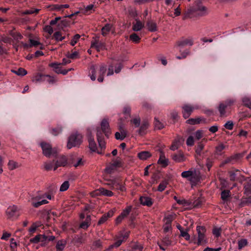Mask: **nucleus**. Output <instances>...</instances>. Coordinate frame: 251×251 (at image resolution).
Returning <instances> with one entry per match:
<instances>
[{"instance_id": "obj_32", "label": "nucleus", "mask_w": 251, "mask_h": 251, "mask_svg": "<svg viewBox=\"0 0 251 251\" xmlns=\"http://www.w3.org/2000/svg\"><path fill=\"white\" fill-rule=\"evenodd\" d=\"M11 71L19 76H24L27 74L26 71L22 68H20L17 70H12Z\"/></svg>"}, {"instance_id": "obj_58", "label": "nucleus", "mask_w": 251, "mask_h": 251, "mask_svg": "<svg viewBox=\"0 0 251 251\" xmlns=\"http://www.w3.org/2000/svg\"><path fill=\"white\" fill-rule=\"evenodd\" d=\"M181 236L184 237L187 240H189L190 238V236L188 234L187 230H180Z\"/></svg>"}, {"instance_id": "obj_16", "label": "nucleus", "mask_w": 251, "mask_h": 251, "mask_svg": "<svg viewBox=\"0 0 251 251\" xmlns=\"http://www.w3.org/2000/svg\"><path fill=\"white\" fill-rule=\"evenodd\" d=\"M162 245L159 243H158V244L160 249L163 251H165L166 249L164 246L168 247L170 246L171 245L172 241L168 236H165L162 239Z\"/></svg>"}, {"instance_id": "obj_57", "label": "nucleus", "mask_w": 251, "mask_h": 251, "mask_svg": "<svg viewBox=\"0 0 251 251\" xmlns=\"http://www.w3.org/2000/svg\"><path fill=\"white\" fill-rule=\"evenodd\" d=\"M44 77L46 79L45 81H48L50 83H53L56 81L54 77L51 76L50 75H46Z\"/></svg>"}, {"instance_id": "obj_25", "label": "nucleus", "mask_w": 251, "mask_h": 251, "mask_svg": "<svg viewBox=\"0 0 251 251\" xmlns=\"http://www.w3.org/2000/svg\"><path fill=\"white\" fill-rule=\"evenodd\" d=\"M127 133L125 130H122L121 132L115 133V138L117 140H123L126 136Z\"/></svg>"}, {"instance_id": "obj_55", "label": "nucleus", "mask_w": 251, "mask_h": 251, "mask_svg": "<svg viewBox=\"0 0 251 251\" xmlns=\"http://www.w3.org/2000/svg\"><path fill=\"white\" fill-rule=\"evenodd\" d=\"M155 127L157 129H161L164 127L163 124L156 119H155Z\"/></svg>"}, {"instance_id": "obj_41", "label": "nucleus", "mask_w": 251, "mask_h": 251, "mask_svg": "<svg viewBox=\"0 0 251 251\" xmlns=\"http://www.w3.org/2000/svg\"><path fill=\"white\" fill-rule=\"evenodd\" d=\"M129 38L131 40H132L133 42L135 43H139L141 39L139 36H138L136 33L131 34L129 36Z\"/></svg>"}, {"instance_id": "obj_64", "label": "nucleus", "mask_w": 251, "mask_h": 251, "mask_svg": "<svg viewBox=\"0 0 251 251\" xmlns=\"http://www.w3.org/2000/svg\"><path fill=\"white\" fill-rule=\"evenodd\" d=\"M131 123L134 125L135 127H138L141 123V120L139 118H136L131 120Z\"/></svg>"}, {"instance_id": "obj_52", "label": "nucleus", "mask_w": 251, "mask_h": 251, "mask_svg": "<svg viewBox=\"0 0 251 251\" xmlns=\"http://www.w3.org/2000/svg\"><path fill=\"white\" fill-rule=\"evenodd\" d=\"M224 126L226 129L232 130L233 128V123L231 121H228L225 123Z\"/></svg>"}, {"instance_id": "obj_49", "label": "nucleus", "mask_w": 251, "mask_h": 251, "mask_svg": "<svg viewBox=\"0 0 251 251\" xmlns=\"http://www.w3.org/2000/svg\"><path fill=\"white\" fill-rule=\"evenodd\" d=\"M247 244V241L246 239H242L238 242V249H241Z\"/></svg>"}, {"instance_id": "obj_43", "label": "nucleus", "mask_w": 251, "mask_h": 251, "mask_svg": "<svg viewBox=\"0 0 251 251\" xmlns=\"http://www.w3.org/2000/svg\"><path fill=\"white\" fill-rule=\"evenodd\" d=\"M39 11V9L31 8L30 9L26 10L22 12L23 15L32 14L34 13H37Z\"/></svg>"}, {"instance_id": "obj_27", "label": "nucleus", "mask_w": 251, "mask_h": 251, "mask_svg": "<svg viewBox=\"0 0 251 251\" xmlns=\"http://www.w3.org/2000/svg\"><path fill=\"white\" fill-rule=\"evenodd\" d=\"M149 127V123L147 122H143L138 130L139 134L142 135L145 134L146 129Z\"/></svg>"}, {"instance_id": "obj_22", "label": "nucleus", "mask_w": 251, "mask_h": 251, "mask_svg": "<svg viewBox=\"0 0 251 251\" xmlns=\"http://www.w3.org/2000/svg\"><path fill=\"white\" fill-rule=\"evenodd\" d=\"M151 154L148 151H142L138 153V157L141 160H146L151 156Z\"/></svg>"}, {"instance_id": "obj_44", "label": "nucleus", "mask_w": 251, "mask_h": 251, "mask_svg": "<svg viewBox=\"0 0 251 251\" xmlns=\"http://www.w3.org/2000/svg\"><path fill=\"white\" fill-rule=\"evenodd\" d=\"M131 210V206H127L126 208H125L123 212L120 214L121 216H122L124 218L126 217L130 212Z\"/></svg>"}, {"instance_id": "obj_1", "label": "nucleus", "mask_w": 251, "mask_h": 251, "mask_svg": "<svg viewBox=\"0 0 251 251\" xmlns=\"http://www.w3.org/2000/svg\"><path fill=\"white\" fill-rule=\"evenodd\" d=\"M198 12V15L200 16H203L208 14V11L207 8L201 4V2H199L196 5L188 9L184 13L183 16V20H185L188 18H192V14L195 12Z\"/></svg>"}, {"instance_id": "obj_47", "label": "nucleus", "mask_w": 251, "mask_h": 251, "mask_svg": "<svg viewBox=\"0 0 251 251\" xmlns=\"http://www.w3.org/2000/svg\"><path fill=\"white\" fill-rule=\"evenodd\" d=\"M200 121V118H191L187 120L186 123L191 125H196L199 124Z\"/></svg>"}, {"instance_id": "obj_53", "label": "nucleus", "mask_w": 251, "mask_h": 251, "mask_svg": "<svg viewBox=\"0 0 251 251\" xmlns=\"http://www.w3.org/2000/svg\"><path fill=\"white\" fill-rule=\"evenodd\" d=\"M229 193L230 192L228 190H224L222 191L221 193V198L223 200H226L229 196Z\"/></svg>"}, {"instance_id": "obj_36", "label": "nucleus", "mask_w": 251, "mask_h": 251, "mask_svg": "<svg viewBox=\"0 0 251 251\" xmlns=\"http://www.w3.org/2000/svg\"><path fill=\"white\" fill-rule=\"evenodd\" d=\"M94 7V4H89L86 6L83 9V13L85 14H89L91 13L92 12L91 11H95Z\"/></svg>"}, {"instance_id": "obj_8", "label": "nucleus", "mask_w": 251, "mask_h": 251, "mask_svg": "<svg viewBox=\"0 0 251 251\" xmlns=\"http://www.w3.org/2000/svg\"><path fill=\"white\" fill-rule=\"evenodd\" d=\"M197 231L198 235V245L206 242L205 237V229L203 226H198L197 227Z\"/></svg>"}, {"instance_id": "obj_11", "label": "nucleus", "mask_w": 251, "mask_h": 251, "mask_svg": "<svg viewBox=\"0 0 251 251\" xmlns=\"http://www.w3.org/2000/svg\"><path fill=\"white\" fill-rule=\"evenodd\" d=\"M100 126L101 128L105 134V136L108 137L110 132L109 129V125L108 121L105 119H103L101 122Z\"/></svg>"}, {"instance_id": "obj_48", "label": "nucleus", "mask_w": 251, "mask_h": 251, "mask_svg": "<svg viewBox=\"0 0 251 251\" xmlns=\"http://www.w3.org/2000/svg\"><path fill=\"white\" fill-rule=\"evenodd\" d=\"M242 101L245 106L250 109H251V100L250 98L248 97H244Z\"/></svg>"}, {"instance_id": "obj_50", "label": "nucleus", "mask_w": 251, "mask_h": 251, "mask_svg": "<svg viewBox=\"0 0 251 251\" xmlns=\"http://www.w3.org/2000/svg\"><path fill=\"white\" fill-rule=\"evenodd\" d=\"M80 36L79 34H75L72 40H71L70 44L72 46H75L79 39Z\"/></svg>"}, {"instance_id": "obj_12", "label": "nucleus", "mask_w": 251, "mask_h": 251, "mask_svg": "<svg viewBox=\"0 0 251 251\" xmlns=\"http://www.w3.org/2000/svg\"><path fill=\"white\" fill-rule=\"evenodd\" d=\"M193 45V40L192 38L182 39L176 43L178 47H183L185 46H191Z\"/></svg>"}, {"instance_id": "obj_39", "label": "nucleus", "mask_w": 251, "mask_h": 251, "mask_svg": "<svg viewBox=\"0 0 251 251\" xmlns=\"http://www.w3.org/2000/svg\"><path fill=\"white\" fill-rule=\"evenodd\" d=\"M76 161H73L71 162V165L74 166L76 168L78 166H82L83 164V162L82 160V158L79 157L76 158Z\"/></svg>"}, {"instance_id": "obj_7", "label": "nucleus", "mask_w": 251, "mask_h": 251, "mask_svg": "<svg viewBox=\"0 0 251 251\" xmlns=\"http://www.w3.org/2000/svg\"><path fill=\"white\" fill-rule=\"evenodd\" d=\"M43 154L47 156L50 157L51 155L55 154V151L51 148L50 144L44 142L40 143Z\"/></svg>"}, {"instance_id": "obj_13", "label": "nucleus", "mask_w": 251, "mask_h": 251, "mask_svg": "<svg viewBox=\"0 0 251 251\" xmlns=\"http://www.w3.org/2000/svg\"><path fill=\"white\" fill-rule=\"evenodd\" d=\"M89 142V148L90 150L93 152H97L99 154H101L102 151H99L97 150V145L94 141V139L91 137L89 136L88 138Z\"/></svg>"}, {"instance_id": "obj_5", "label": "nucleus", "mask_w": 251, "mask_h": 251, "mask_svg": "<svg viewBox=\"0 0 251 251\" xmlns=\"http://www.w3.org/2000/svg\"><path fill=\"white\" fill-rule=\"evenodd\" d=\"M181 176L183 178H186L192 184L196 182L198 178L195 170H188L181 173Z\"/></svg>"}, {"instance_id": "obj_35", "label": "nucleus", "mask_w": 251, "mask_h": 251, "mask_svg": "<svg viewBox=\"0 0 251 251\" xmlns=\"http://www.w3.org/2000/svg\"><path fill=\"white\" fill-rule=\"evenodd\" d=\"M227 107V105L225 104L221 103L219 104L218 107V110L220 112V114L221 116H223L225 115L226 113V108Z\"/></svg>"}, {"instance_id": "obj_2", "label": "nucleus", "mask_w": 251, "mask_h": 251, "mask_svg": "<svg viewBox=\"0 0 251 251\" xmlns=\"http://www.w3.org/2000/svg\"><path fill=\"white\" fill-rule=\"evenodd\" d=\"M82 142V136L77 132L72 133L68 137L67 147L71 149L73 147H78Z\"/></svg>"}, {"instance_id": "obj_3", "label": "nucleus", "mask_w": 251, "mask_h": 251, "mask_svg": "<svg viewBox=\"0 0 251 251\" xmlns=\"http://www.w3.org/2000/svg\"><path fill=\"white\" fill-rule=\"evenodd\" d=\"M91 48L95 49L98 51L106 49L105 42L100 40L98 36L93 38L91 43Z\"/></svg>"}, {"instance_id": "obj_29", "label": "nucleus", "mask_w": 251, "mask_h": 251, "mask_svg": "<svg viewBox=\"0 0 251 251\" xmlns=\"http://www.w3.org/2000/svg\"><path fill=\"white\" fill-rule=\"evenodd\" d=\"M91 218L90 216H87L85 221L82 222L79 226V227L83 229H87L90 225Z\"/></svg>"}, {"instance_id": "obj_9", "label": "nucleus", "mask_w": 251, "mask_h": 251, "mask_svg": "<svg viewBox=\"0 0 251 251\" xmlns=\"http://www.w3.org/2000/svg\"><path fill=\"white\" fill-rule=\"evenodd\" d=\"M183 116L185 119L188 118L192 113L193 111L197 107L191 106L189 104H185L182 107Z\"/></svg>"}, {"instance_id": "obj_38", "label": "nucleus", "mask_w": 251, "mask_h": 251, "mask_svg": "<svg viewBox=\"0 0 251 251\" xmlns=\"http://www.w3.org/2000/svg\"><path fill=\"white\" fill-rule=\"evenodd\" d=\"M143 246L138 243H135L132 247L131 251H142Z\"/></svg>"}, {"instance_id": "obj_63", "label": "nucleus", "mask_w": 251, "mask_h": 251, "mask_svg": "<svg viewBox=\"0 0 251 251\" xmlns=\"http://www.w3.org/2000/svg\"><path fill=\"white\" fill-rule=\"evenodd\" d=\"M40 234L35 236L34 238L30 239V242L34 244H37L40 242Z\"/></svg>"}, {"instance_id": "obj_24", "label": "nucleus", "mask_w": 251, "mask_h": 251, "mask_svg": "<svg viewBox=\"0 0 251 251\" xmlns=\"http://www.w3.org/2000/svg\"><path fill=\"white\" fill-rule=\"evenodd\" d=\"M144 26V24L139 20H136L135 23L133 24L132 29L134 31H139L142 29Z\"/></svg>"}, {"instance_id": "obj_17", "label": "nucleus", "mask_w": 251, "mask_h": 251, "mask_svg": "<svg viewBox=\"0 0 251 251\" xmlns=\"http://www.w3.org/2000/svg\"><path fill=\"white\" fill-rule=\"evenodd\" d=\"M18 210V208L17 206L15 205H13L12 206H9L8 207L6 211V213L9 216L12 217L17 215Z\"/></svg>"}, {"instance_id": "obj_14", "label": "nucleus", "mask_w": 251, "mask_h": 251, "mask_svg": "<svg viewBox=\"0 0 251 251\" xmlns=\"http://www.w3.org/2000/svg\"><path fill=\"white\" fill-rule=\"evenodd\" d=\"M107 70L106 66L102 64L100 67V69L99 70L98 72V80L100 82H102L103 81V76L105 74L106 71Z\"/></svg>"}, {"instance_id": "obj_31", "label": "nucleus", "mask_w": 251, "mask_h": 251, "mask_svg": "<svg viewBox=\"0 0 251 251\" xmlns=\"http://www.w3.org/2000/svg\"><path fill=\"white\" fill-rule=\"evenodd\" d=\"M173 159L177 162H181L184 160V156L181 153L175 154L173 155Z\"/></svg>"}, {"instance_id": "obj_51", "label": "nucleus", "mask_w": 251, "mask_h": 251, "mask_svg": "<svg viewBox=\"0 0 251 251\" xmlns=\"http://www.w3.org/2000/svg\"><path fill=\"white\" fill-rule=\"evenodd\" d=\"M91 70L92 74L90 75V78L92 80L94 81L96 79L95 67L94 66H92L91 67Z\"/></svg>"}, {"instance_id": "obj_23", "label": "nucleus", "mask_w": 251, "mask_h": 251, "mask_svg": "<svg viewBox=\"0 0 251 251\" xmlns=\"http://www.w3.org/2000/svg\"><path fill=\"white\" fill-rule=\"evenodd\" d=\"M97 140L99 143V147L101 150H103L105 148V142L101 138V133L99 130H97Z\"/></svg>"}, {"instance_id": "obj_4", "label": "nucleus", "mask_w": 251, "mask_h": 251, "mask_svg": "<svg viewBox=\"0 0 251 251\" xmlns=\"http://www.w3.org/2000/svg\"><path fill=\"white\" fill-rule=\"evenodd\" d=\"M129 232L128 231L123 230L120 232L117 237L116 241L109 247V249L119 247L122 242L127 238Z\"/></svg>"}, {"instance_id": "obj_6", "label": "nucleus", "mask_w": 251, "mask_h": 251, "mask_svg": "<svg viewBox=\"0 0 251 251\" xmlns=\"http://www.w3.org/2000/svg\"><path fill=\"white\" fill-rule=\"evenodd\" d=\"M29 201L35 207H38L40 205L48 203V201L47 200L45 199H42V197L38 195L31 197V198L29 200Z\"/></svg>"}, {"instance_id": "obj_54", "label": "nucleus", "mask_w": 251, "mask_h": 251, "mask_svg": "<svg viewBox=\"0 0 251 251\" xmlns=\"http://www.w3.org/2000/svg\"><path fill=\"white\" fill-rule=\"evenodd\" d=\"M78 52L77 51H75L72 53H68L67 55V57L68 58L75 59L78 57Z\"/></svg>"}, {"instance_id": "obj_21", "label": "nucleus", "mask_w": 251, "mask_h": 251, "mask_svg": "<svg viewBox=\"0 0 251 251\" xmlns=\"http://www.w3.org/2000/svg\"><path fill=\"white\" fill-rule=\"evenodd\" d=\"M97 191L102 196L106 197H111L113 195V193L110 190L104 189V188H100Z\"/></svg>"}, {"instance_id": "obj_15", "label": "nucleus", "mask_w": 251, "mask_h": 251, "mask_svg": "<svg viewBox=\"0 0 251 251\" xmlns=\"http://www.w3.org/2000/svg\"><path fill=\"white\" fill-rule=\"evenodd\" d=\"M157 162L163 167H165L168 164V159L166 158L164 152L162 151H160V157Z\"/></svg>"}, {"instance_id": "obj_59", "label": "nucleus", "mask_w": 251, "mask_h": 251, "mask_svg": "<svg viewBox=\"0 0 251 251\" xmlns=\"http://www.w3.org/2000/svg\"><path fill=\"white\" fill-rule=\"evenodd\" d=\"M40 242L42 243V246H45L48 241V236L45 234H40Z\"/></svg>"}, {"instance_id": "obj_26", "label": "nucleus", "mask_w": 251, "mask_h": 251, "mask_svg": "<svg viewBox=\"0 0 251 251\" xmlns=\"http://www.w3.org/2000/svg\"><path fill=\"white\" fill-rule=\"evenodd\" d=\"M112 25L110 24H107L101 29V34L103 36H105L110 32Z\"/></svg>"}, {"instance_id": "obj_33", "label": "nucleus", "mask_w": 251, "mask_h": 251, "mask_svg": "<svg viewBox=\"0 0 251 251\" xmlns=\"http://www.w3.org/2000/svg\"><path fill=\"white\" fill-rule=\"evenodd\" d=\"M66 245V242L63 240L58 241L56 244V251H62Z\"/></svg>"}, {"instance_id": "obj_62", "label": "nucleus", "mask_w": 251, "mask_h": 251, "mask_svg": "<svg viewBox=\"0 0 251 251\" xmlns=\"http://www.w3.org/2000/svg\"><path fill=\"white\" fill-rule=\"evenodd\" d=\"M116 169L117 168L110 164L105 168V171L106 173L111 174L113 173Z\"/></svg>"}, {"instance_id": "obj_30", "label": "nucleus", "mask_w": 251, "mask_h": 251, "mask_svg": "<svg viewBox=\"0 0 251 251\" xmlns=\"http://www.w3.org/2000/svg\"><path fill=\"white\" fill-rule=\"evenodd\" d=\"M147 26L149 30L151 32L155 31L156 30V24L152 21H150L148 22Z\"/></svg>"}, {"instance_id": "obj_37", "label": "nucleus", "mask_w": 251, "mask_h": 251, "mask_svg": "<svg viewBox=\"0 0 251 251\" xmlns=\"http://www.w3.org/2000/svg\"><path fill=\"white\" fill-rule=\"evenodd\" d=\"M62 131V128L61 126H58L56 128H52L50 131L52 135L54 136H57L60 134Z\"/></svg>"}, {"instance_id": "obj_46", "label": "nucleus", "mask_w": 251, "mask_h": 251, "mask_svg": "<svg viewBox=\"0 0 251 251\" xmlns=\"http://www.w3.org/2000/svg\"><path fill=\"white\" fill-rule=\"evenodd\" d=\"M167 184H168V182L166 180H164V181H163L162 182H161L159 184V185L158 187V189H157L158 191H159L160 192H162V191H164L165 189Z\"/></svg>"}, {"instance_id": "obj_28", "label": "nucleus", "mask_w": 251, "mask_h": 251, "mask_svg": "<svg viewBox=\"0 0 251 251\" xmlns=\"http://www.w3.org/2000/svg\"><path fill=\"white\" fill-rule=\"evenodd\" d=\"M54 161H47L44 163V168L47 171L51 170L54 169Z\"/></svg>"}, {"instance_id": "obj_19", "label": "nucleus", "mask_w": 251, "mask_h": 251, "mask_svg": "<svg viewBox=\"0 0 251 251\" xmlns=\"http://www.w3.org/2000/svg\"><path fill=\"white\" fill-rule=\"evenodd\" d=\"M113 215V211H109L107 213L104 214L101 218L100 219V220L98 222V225H101L103 224L105 222H106L107 219L112 217Z\"/></svg>"}, {"instance_id": "obj_42", "label": "nucleus", "mask_w": 251, "mask_h": 251, "mask_svg": "<svg viewBox=\"0 0 251 251\" xmlns=\"http://www.w3.org/2000/svg\"><path fill=\"white\" fill-rule=\"evenodd\" d=\"M226 148L223 144H220L216 147V153L218 155L222 154V151Z\"/></svg>"}, {"instance_id": "obj_56", "label": "nucleus", "mask_w": 251, "mask_h": 251, "mask_svg": "<svg viewBox=\"0 0 251 251\" xmlns=\"http://www.w3.org/2000/svg\"><path fill=\"white\" fill-rule=\"evenodd\" d=\"M203 131L202 130H198L195 133V136L197 140H200L202 137Z\"/></svg>"}, {"instance_id": "obj_45", "label": "nucleus", "mask_w": 251, "mask_h": 251, "mask_svg": "<svg viewBox=\"0 0 251 251\" xmlns=\"http://www.w3.org/2000/svg\"><path fill=\"white\" fill-rule=\"evenodd\" d=\"M69 182L68 181H64L60 186V191L64 192L66 191L69 187Z\"/></svg>"}, {"instance_id": "obj_61", "label": "nucleus", "mask_w": 251, "mask_h": 251, "mask_svg": "<svg viewBox=\"0 0 251 251\" xmlns=\"http://www.w3.org/2000/svg\"><path fill=\"white\" fill-rule=\"evenodd\" d=\"M40 226L39 223H34L32 224L31 226L29 228V232L33 233L37 229L38 227Z\"/></svg>"}, {"instance_id": "obj_20", "label": "nucleus", "mask_w": 251, "mask_h": 251, "mask_svg": "<svg viewBox=\"0 0 251 251\" xmlns=\"http://www.w3.org/2000/svg\"><path fill=\"white\" fill-rule=\"evenodd\" d=\"M141 203L144 205L150 206L152 204L151 199L148 197H141L140 199Z\"/></svg>"}, {"instance_id": "obj_34", "label": "nucleus", "mask_w": 251, "mask_h": 251, "mask_svg": "<svg viewBox=\"0 0 251 251\" xmlns=\"http://www.w3.org/2000/svg\"><path fill=\"white\" fill-rule=\"evenodd\" d=\"M8 168L10 170H14L19 167L18 163L14 160H9L8 163Z\"/></svg>"}, {"instance_id": "obj_60", "label": "nucleus", "mask_w": 251, "mask_h": 251, "mask_svg": "<svg viewBox=\"0 0 251 251\" xmlns=\"http://www.w3.org/2000/svg\"><path fill=\"white\" fill-rule=\"evenodd\" d=\"M177 203L183 206H187L190 204V202L184 199L178 200Z\"/></svg>"}, {"instance_id": "obj_18", "label": "nucleus", "mask_w": 251, "mask_h": 251, "mask_svg": "<svg viewBox=\"0 0 251 251\" xmlns=\"http://www.w3.org/2000/svg\"><path fill=\"white\" fill-rule=\"evenodd\" d=\"M111 185L113 189L120 190L121 191H125L126 190L124 185L121 184L120 182L117 180L112 181Z\"/></svg>"}, {"instance_id": "obj_40", "label": "nucleus", "mask_w": 251, "mask_h": 251, "mask_svg": "<svg viewBox=\"0 0 251 251\" xmlns=\"http://www.w3.org/2000/svg\"><path fill=\"white\" fill-rule=\"evenodd\" d=\"M53 36L57 41H61L65 39V36H62L61 33L59 31L55 32L53 34Z\"/></svg>"}, {"instance_id": "obj_10", "label": "nucleus", "mask_w": 251, "mask_h": 251, "mask_svg": "<svg viewBox=\"0 0 251 251\" xmlns=\"http://www.w3.org/2000/svg\"><path fill=\"white\" fill-rule=\"evenodd\" d=\"M68 163L67 159L65 156H60L54 164L53 170L55 171L59 167H64L67 165Z\"/></svg>"}]
</instances>
